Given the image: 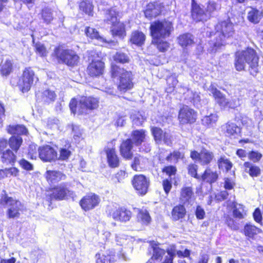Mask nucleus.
<instances>
[{"mask_svg": "<svg viewBox=\"0 0 263 263\" xmlns=\"http://www.w3.org/2000/svg\"><path fill=\"white\" fill-rule=\"evenodd\" d=\"M218 178L216 171H213L210 168H207L203 174L200 176L199 181H202L212 184L216 182Z\"/></svg>", "mask_w": 263, "mask_h": 263, "instance_id": "5701e85b", "label": "nucleus"}, {"mask_svg": "<svg viewBox=\"0 0 263 263\" xmlns=\"http://www.w3.org/2000/svg\"><path fill=\"white\" fill-rule=\"evenodd\" d=\"M177 40L179 44L183 47L191 46L194 43L193 35L189 33H184L179 35Z\"/></svg>", "mask_w": 263, "mask_h": 263, "instance_id": "bb28decb", "label": "nucleus"}, {"mask_svg": "<svg viewBox=\"0 0 263 263\" xmlns=\"http://www.w3.org/2000/svg\"><path fill=\"white\" fill-rule=\"evenodd\" d=\"M145 40V35L142 32L138 31L133 32L130 39V41L133 44L138 46H141L143 44Z\"/></svg>", "mask_w": 263, "mask_h": 263, "instance_id": "2f4dec72", "label": "nucleus"}, {"mask_svg": "<svg viewBox=\"0 0 263 263\" xmlns=\"http://www.w3.org/2000/svg\"><path fill=\"white\" fill-rule=\"evenodd\" d=\"M80 9L86 14L92 15L93 6L89 1H83L80 4Z\"/></svg>", "mask_w": 263, "mask_h": 263, "instance_id": "49530a36", "label": "nucleus"}, {"mask_svg": "<svg viewBox=\"0 0 263 263\" xmlns=\"http://www.w3.org/2000/svg\"><path fill=\"white\" fill-rule=\"evenodd\" d=\"M193 195L192 189L190 187H184L181 192V200L184 202H189Z\"/></svg>", "mask_w": 263, "mask_h": 263, "instance_id": "37998d69", "label": "nucleus"}, {"mask_svg": "<svg viewBox=\"0 0 263 263\" xmlns=\"http://www.w3.org/2000/svg\"><path fill=\"white\" fill-rule=\"evenodd\" d=\"M104 64L99 60H92L87 67L88 73L92 77L100 76L103 73Z\"/></svg>", "mask_w": 263, "mask_h": 263, "instance_id": "dca6fc26", "label": "nucleus"}, {"mask_svg": "<svg viewBox=\"0 0 263 263\" xmlns=\"http://www.w3.org/2000/svg\"><path fill=\"white\" fill-rule=\"evenodd\" d=\"M151 131L156 142L157 143H161L162 141L163 136L164 134L163 130L159 127H152Z\"/></svg>", "mask_w": 263, "mask_h": 263, "instance_id": "de8ad7c7", "label": "nucleus"}, {"mask_svg": "<svg viewBox=\"0 0 263 263\" xmlns=\"http://www.w3.org/2000/svg\"><path fill=\"white\" fill-rule=\"evenodd\" d=\"M100 198L95 194H89L84 196L80 202L82 208L85 211H88L93 209L100 202Z\"/></svg>", "mask_w": 263, "mask_h": 263, "instance_id": "ddd939ff", "label": "nucleus"}, {"mask_svg": "<svg viewBox=\"0 0 263 263\" xmlns=\"http://www.w3.org/2000/svg\"><path fill=\"white\" fill-rule=\"evenodd\" d=\"M198 166L195 164H190L188 166V172L189 174L194 178L199 180L200 177L201 175H199L197 173Z\"/></svg>", "mask_w": 263, "mask_h": 263, "instance_id": "bf43d9fd", "label": "nucleus"}, {"mask_svg": "<svg viewBox=\"0 0 263 263\" xmlns=\"http://www.w3.org/2000/svg\"><path fill=\"white\" fill-rule=\"evenodd\" d=\"M7 130L10 134L23 135L27 132L26 128L22 125H9Z\"/></svg>", "mask_w": 263, "mask_h": 263, "instance_id": "4c0bfd02", "label": "nucleus"}, {"mask_svg": "<svg viewBox=\"0 0 263 263\" xmlns=\"http://www.w3.org/2000/svg\"><path fill=\"white\" fill-rule=\"evenodd\" d=\"M258 59L256 51L251 48L238 51L235 54L236 69L238 71L244 70L246 64H247L250 74L255 76L258 71Z\"/></svg>", "mask_w": 263, "mask_h": 263, "instance_id": "f03ea898", "label": "nucleus"}, {"mask_svg": "<svg viewBox=\"0 0 263 263\" xmlns=\"http://www.w3.org/2000/svg\"><path fill=\"white\" fill-rule=\"evenodd\" d=\"M191 157L193 160L198 161L201 165H208L212 161L214 155L212 152L205 148H202L200 153L195 151H192Z\"/></svg>", "mask_w": 263, "mask_h": 263, "instance_id": "9d476101", "label": "nucleus"}, {"mask_svg": "<svg viewBox=\"0 0 263 263\" xmlns=\"http://www.w3.org/2000/svg\"><path fill=\"white\" fill-rule=\"evenodd\" d=\"M117 12L115 8L106 10L105 13L106 21L108 23L114 24L117 22Z\"/></svg>", "mask_w": 263, "mask_h": 263, "instance_id": "c03bdc74", "label": "nucleus"}, {"mask_svg": "<svg viewBox=\"0 0 263 263\" xmlns=\"http://www.w3.org/2000/svg\"><path fill=\"white\" fill-rule=\"evenodd\" d=\"M38 151L40 158L44 161H51L58 158L57 152L49 145L40 147Z\"/></svg>", "mask_w": 263, "mask_h": 263, "instance_id": "4468645a", "label": "nucleus"}, {"mask_svg": "<svg viewBox=\"0 0 263 263\" xmlns=\"http://www.w3.org/2000/svg\"><path fill=\"white\" fill-rule=\"evenodd\" d=\"M147 159L140 155L134 157L131 163V167L136 171H140L145 166Z\"/></svg>", "mask_w": 263, "mask_h": 263, "instance_id": "a878e982", "label": "nucleus"}, {"mask_svg": "<svg viewBox=\"0 0 263 263\" xmlns=\"http://www.w3.org/2000/svg\"><path fill=\"white\" fill-rule=\"evenodd\" d=\"M217 120V116L215 114H211L205 116L202 120V123L206 125H213Z\"/></svg>", "mask_w": 263, "mask_h": 263, "instance_id": "6e6d98bb", "label": "nucleus"}, {"mask_svg": "<svg viewBox=\"0 0 263 263\" xmlns=\"http://www.w3.org/2000/svg\"><path fill=\"white\" fill-rule=\"evenodd\" d=\"M162 7V4L159 2L149 3L144 11L145 17L149 19L156 17L161 12Z\"/></svg>", "mask_w": 263, "mask_h": 263, "instance_id": "a211bd4d", "label": "nucleus"}, {"mask_svg": "<svg viewBox=\"0 0 263 263\" xmlns=\"http://www.w3.org/2000/svg\"><path fill=\"white\" fill-rule=\"evenodd\" d=\"M21 166L27 171H31L33 170V165L25 159H21L19 162Z\"/></svg>", "mask_w": 263, "mask_h": 263, "instance_id": "680f3d73", "label": "nucleus"}, {"mask_svg": "<svg viewBox=\"0 0 263 263\" xmlns=\"http://www.w3.org/2000/svg\"><path fill=\"white\" fill-rule=\"evenodd\" d=\"M34 79V72L31 68L24 70L22 79L20 80L19 85L23 92L28 91L31 88Z\"/></svg>", "mask_w": 263, "mask_h": 263, "instance_id": "9b49d317", "label": "nucleus"}, {"mask_svg": "<svg viewBox=\"0 0 263 263\" xmlns=\"http://www.w3.org/2000/svg\"><path fill=\"white\" fill-rule=\"evenodd\" d=\"M214 38L209 42L207 50L211 53H215L221 46L227 43V40L234 34L233 25L229 20L221 22L215 26Z\"/></svg>", "mask_w": 263, "mask_h": 263, "instance_id": "f257e3e1", "label": "nucleus"}, {"mask_svg": "<svg viewBox=\"0 0 263 263\" xmlns=\"http://www.w3.org/2000/svg\"><path fill=\"white\" fill-rule=\"evenodd\" d=\"M195 215L197 219H203L205 217V213L204 209L198 205L196 208Z\"/></svg>", "mask_w": 263, "mask_h": 263, "instance_id": "69168bd1", "label": "nucleus"}, {"mask_svg": "<svg viewBox=\"0 0 263 263\" xmlns=\"http://www.w3.org/2000/svg\"><path fill=\"white\" fill-rule=\"evenodd\" d=\"M159 245V243L155 241L151 242V246L153 248L154 251L152 258L156 260L161 259L162 256L165 253V251L164 249H162L158 247Z\"/></svg>", "mask_w": 263, "mask_h": 263, "instance_id": "58836bf2", "label": "nucleus"}, {"mask_svg": "<svg viewBox=\"0 0 263 263\" xmlns=\"http://www.w3.org/2000/svg\"><path fill=\"white\" fill-rule=\"evenodd\" d=\"M261 157V155L256 152L252 151L249 154V158L254 162L259 161Z\"/></svg>", "mask_w": 263, "mask_h": 263, "instance_id": "338daca9", "label": "nucleus"}, {"mask_svg": "<svg viewBox=\"0 0 263 263\" xmlns=\"http://www.w3.org/2000/svg\"><path fill=\"white\" fill-rule=\"evenodd\" d=\"M132 184L139 194L144 195L147 192L149 180L143 175H135L132 180Z\"/></svg>", "mask_w": 263, "mask_h": 263, "instance_id": "1a4fd4ad", "label": "nucleus"}, {"mask_svg": "<svg viewBox=\"0 0 263 263\" xmlns=\"http://www.w3.org/2000/svg\"><path fill=\"white\" fill-rule=\"evenodd\" d=\"M209 90L213 94L216 102L219 106L224 108H227L228 99H227L224 95L212 85L210 86Z\"/></svg>", "mask_w": 263, "mask_h": 263, "instance_id": "aec40b11", "label": "nucleus"}, {"mask_svg": "<svg viewBox=\"0 0 263 263\" xmlns=\"http://www.w3.org/2000/svg\"><path fill=\"white\" fill-rule=\"evenodd\" d=\"M85 33L88 37L92 39H96L100 43L107 42L106 40L103 37L101 36L99 34V32L94 28L89 27H87L86 29Z\"/></svg>", "mask_w": 263, "mask_h": 263, "instance_id": "72a5a7b5", "label": "nucleus"}, {"mask_svg": "<svg viewBox=\"0 0 263 263\" xmlns=\"http://www.w3.org/2000/svg\"><path fill=\"white\" fill-rule=\"evenodd\" d=\"M261 12L256 9L250 8V10L248 12L247 18L248 20L254 24L259 22L261 18Z\"/></svg>", "mask_w": 263, "mask_h": 263, "instance_id": "e433bc0d", "label": "nucleus"}, {"mask_svg": "<svg viewBox=\"0 0 263 263\" xmlns=\"http://www.w3.org/2000/svg\"><path fill=\"white\" fill-rule=\"evenodd\" d=\"M114 59L117 62L121 63H125L129 61L128 57L125 53L120 52H117L114 55Z\"/></svg>", "mask_w": 263, "mask_h": 263, "instance_id": "864d4df0", "label": "nucleus"}, {"mask_svg": "<svg viewBox=\"0 0 263 263\" xmlns=\"http://www.w3.org/2000/svg\"><path fill=\"white\" fill-rule=\"evenodd\" d=\"M163 172L166 173L170 177L175 174L176 168L173 166H166L163 169Z\"/></svg>", "mask_w": 263, "mask_h": 263, "instance_id": "774afa93", "label": "nucleus"}, {"mask_svg": "<svg viewBox=\"0 0 263 263\" xmlns=\"http://www.w3.org/2000/svg\"><path fill=\"white\" fill-rule=\"evenodd\" d=\"M221 9V5L213 1H209L206 4V12L209 14V18L212 14L219 11Z\"/></svg>", "mask_w": 263, "mask_h": 263, "instance_id": "ea45409f", "label": "nucleus"}, {"mask_svg": "<svg viewBox=\"0 0 263 263\" xmlns=\"http://www.w3.org/2000/svg\"><path fill=\"white\" fill-rule=\"evenodd\" d=\"M137 218L139 221L145 224L149 223L151 221V217L146 209L139 210Z\"/></svg>", "mask_w": 263, "mask_h": 263, "instance_id": "79ce46f5", "label": "nucleus"}, {"mask_svg": "<svg viewBox=\"0 0 263 263\" xmlns=\"http://www.w3.org/2000/svg\"><path fill=\"white\" fill-rule=\"evenodd\" d=\"M36 52L41 57H45L47 55V51L45 46L40 43H35L34 45Z\"/></svg>", "mask_w": 263, "mask_h": 263, "instance_id": "13d9d810", "label": "nucleus"}, {"mask_svg": "<svg viewBox=\"0 0 263 263\" xmlns=\"http://www.w3.org/2000/svg\"><path fill=\"white\" fill-rule=\"evenodd\" d=\"M39 149L36 145H30L29 146L28 155L31 159H35L36 158L37 151Z\"/></svg>", "mask_w": 263, "mask_h": 263, "instance_id": "e2e57ef3", "label": "nucleus"}, {"mask_svg": "<svg viewBox=\"0 0 263 263\" xmlns=\"http://www.w3.org/2000/svg\"><path fill=\"white\" fill-rule=\"evenodd\" d=\"M162 39H153V42L157 45V48L160 51L165 52L168 49L169 44Z\"/></svg>", "mask_w": 263, "mask_h": 263, "instance_id": "8fccbe9b", "label": "nucleus"}, {"mask_svg": "<svg viewBox=\"0 0 263 263\" xmlns=\"http://www.w3.org/2000/svg\"><path fill=\"white\" fill-rule=\"evenodd\" d=\"M109 214L114 220L121 222L128 221L131 217L130 211L123 208L113 210Z\"/></svg>", "mask_w": 263, "mask_h": 263, "instance_id": "2eb2a0df", "label": "nucleus"}, {"mask_svg": "<svg viewBox=\"0 0 263 263\" xmlns=\"http://www.w3.org/2000/svg\"><path fill=\"white\" fill-rule=\"evenodd\" d=\"M73 148L69 142L67 143L59 149V156L58 159L60 160H67L72 154Z\"/></svg>", "mask_w": 263, "mask_h": 263, "instance_id": "393cba45", "label": "nucleus"}, {"mask_svg": "<svg viewBox=\"0 0 263 263\" xmlns=\"http://www.w3.org/2000/svg\"><path fill=\"white\" fill-rule=\"evenodd\" d=\"M105 152L107 155V161L111 167H117L119 165V158L116 154L115 149L114 148H105Z\"/></svg>", "mask_w": 263, "mask_h": 263, "instance_id": "4be33fe9", "label": "nucleus"}, {"mask_svg": "<svg viewBox=\"0 0 263 263\" xmlns=\"http://www.w3.org/2000/svg\"><path fill=\"white\" fill-rule=\"evenodd\" d=\"M12 70V63L10 60H7L1 65V73L3 76L9 74Z\"/></svg>", "mask_w": 263, "mask_h": 263, "instance_id": "09e8293b", "label": "nucleus"}, {"mask_svg": "<svg viewBox=\"0 0 263 263\" xmlns=\"http://www.w3.org/2000/svg\"><path fill=\"white\" fill-rule=\"evenodd\" d=\"M42 17L44 22L49 24L53 19L52 13L50 9L46 8L42 10Z\"/></svg>", "mask_w": 263, "mask_h": 263, "instance_id": "3c124183", "label": "nucleus"}, {"mask_svg": "<svg viewBox=\"0 0 263 263\" xmlns=\"http://www.w3.org/2000/svg\"><path fill=\"white\" fill-rule=\"evenodd\" d=\"M226 131L228 136H235L240 132V129L235 123L229 122L226 125Z\"/></svg>", "mask_w": 263, "mask_h": 263, "instance_id": "a19ab883", "label": "nucleus"}, {"mask_svg": "<svg viewBox=\"0 0 263 263\" xmlns=\"http://www.w3.org/2000/svg\"><path fill=\"white\" fill-rule=\"evenodd\" d=\"M192 16L197 22L204 21L209 18L206 12L197 4L192 5Z\"/></svg>", "mask_w": 263, "mask_h": 263, "instance_id": "6ab92c4d", "label": "nucleus"}, {"mask_svg": "<svg viewBox=\"0 0 263 263\" xmlns=\"http://www.w3.org/2000/svg\"><path fill=\"white\" fill-rule=\"evenodd\" d=\"M181 154L179 151H174L166 157L168 161H177L181 157Z\"/></svg>", "mask_w": 263, "mask_h": 263, "instance_id": "0e129e2a", "label": "nucleus"}, {"mask_svg": "<svg viewBox=\"0 0 263 263\" xmlns=\"http://www.w3.org/2000/svg\"><path fill=\"white\" fill-rule=\"evenodd\" d=\"M243 206L241 204H235L233 208V215L235 217L242 219L243 218Z\"/></svg>", "mask_w": 263, "mask_h": 263, "instance_id": "5fc2aeb1", "label": "nucleus"}, {"mask_svg": "<svg viewBox=\"0 0 263 263\" xmlns=\"http://www.w3.org/2000/svg\"><path fill=\"white\" fill-rule=\"evenodd\" d=\"M186 210L183 205H178L174 207L172 211V217L174 220H178L184 217Z\"/></svg>", "mask_w": 263, "mask_h": 263, "instance_id": "cd10ccee", "label": "nucleus"}, {"mask_svg": "<svg viewBox=\"0 0 263 263\" xmlns=\"http://www.w3.org/2000/svg\"><path fill=\"white\" fill-rule=\"evenodd\" d=\"M0 203L6 204L8 206L6 215L9 219L19 218L21 212L23 210V204L19 200L8 197L5 191H3L1 193Z\"/></svg>", "mask_w": 263, "mask_h": 263, "instance_id": "39448f33", "label": "nucleus"}, {"mask_svg": "<svg viewBox=\"0 0 263 263\" xmlns=\"http://www.w3.org/2000/svg\"><path fill=\"white\" fill-rule=\"evenodd\" d=\"M56 98L57 95L54 91L50 89H47L44 90L41 95L42 101L47 103L54 101Z\"/></svg>", "mask_w": 263, "mask_h": 263, "instance_id": "7c9ffc66", "label": "nucleus"}, {"mask_svg": "<svg viewBox=\"0 0 263 263\" xmlns=\"http://www.w3.org/2000/svg\"><path fill=\"white\" fill-rule=\"evenodd\" d=\"M132 141L136 146H139L144 141L145 131L143 129L134 130L132 133Z\"/></svg>", "mask_w": 263, "mask_h": 263, "instance_id": "c85d7f7f", "label": "nucleus"}, {"mask_svg": "<svg viewBox=\"0 0 263 263\" xmlns=\"http://www.w3.org/2000/svg\"><path fill=\"white\" fill-rule=\"evenodd\" d=\"M218 165L220 169L228 172L233 166L232 163L226 157H221L218 160Z\"/></svg>", "mask_w": 263, "mask_h": 263, "instance_id": "a18cd8bd", "label": "nucleus"}, {"mask_svg": "<svg viewBox=\"0 0 263 263\" xmlns=\"http://www.w3.org/2000/svg\"><path fill=\"white\" fill-rule=\"evenodd\" d=\"M71 127L74 139L75 140H79L82 136V130L79 126L77 125L71 124Z\"/></svg>", "mask_w": 263, "mask_h": 263, "instance_id": "052dcab7", "label": "nucleus"}, {"mask_svg": "<svg viewBox=\"0 0 263 263\" xmlns=\"http://www.w3.org/2000/svg\"><path fill=\"white\" fill-rule=\"evenodd\" d=\"M99 101L97 99L92 97H82L79 102L75 99H72L70 103L69 107L74 114L78 112L79 114H86L88 109L92 110L98 107Z\"/></svg>", "mask_w": 263, "mask_h": 263, "instance_id": "20e7f679", "label": "nucleus"}, {"mask_svg": "<svg viewBox=\"0 0 263 263\" xmlns=\"http://www.w3.org/2000/svg\"><path fill=\"white\" fill-rule=\"evenodd\" d=\"M23 139L20 136H11L8 141V144L9 147L12 149V151L15 153H17L21 145L22 144Z\"/></svg>", "mask_w": 263, "mask_h": 263, "instance_id": "c756f323", "label": "nucleus"}, {"mask_svg": "<svg viewBox=\"0 0 263 263\" xmlns=\"http://www.w3.org/2000/svg\"><path fill=\"white\" fill-rule=\"evenodd\" d=\"M45 176L47 181L50 183H54L66 178V176L62 172L54 170H47Z\"/></svg>", "mask_w": 263, "mask_h": 263, "instance_id": "412c9836", "label": "nucleus"}, {"mask_svg": "<svg viewBox=\"0 0 263 263\" xmlns=\"http://www.w3.org/2000/svg\"><path fill=\"white\" fill-rule=\"evenodd\" d=\"M133 124L136 125H140L145 120V118L140 113L133 114L131 116Z\"/></svg>", "mask_w": 263, "mask_h": 263, "instance_id": "4d7b16f0", "label": "nucleus"}, {"mask_svg": "<svg viewBox=\"0 0 263 263\" xmlns=\"http://www.w3.org/2000/svg\"><path fill=\"white\" fill-rule=\"evenodd\" d=\"M110 72L112 78H118L119 81L118 89L120 91L124 92L133 87V75L131 71H127L117 65H112Z\"/></svg>", "mask_w": 263, "mask_h": 263, "instance_id": "7ed1b4c3", "label": "nucleus"}, {"mask_svg": "<svg viewBox=\"0 0 263 263\" xmlns=\"http://www.w3.org/2000/svg\"><path fill=\"white\" fill-rule=\"evenodd\" d=\"M54 54L62 63L69 66H74L79 62V57L72 50L58 47L54 49Z\"/></svg>", "mask_w": 263, "mask_h": 263, "instance_id": "0eeeda50", "label": "nucleus"}, {"mask_svg": "<svg viewBox=\"0 0 263 263\" xmlns=\"http://www.w3.org/2000/svg\"><path fill=\"white\" fill-rule=\"evenodd\" d=\"M245 171L249 173L251 177H257L260 174V169L258 166L253 165V164L247 162L243 164Z\"/></svg>", "mask_w": 263, "mask_h": 263, "instance_id": "473e14b6", "label": "nucleus"}, {"mask_svg": "<svg viewBox=\"0 0 263 263\" xmlns=\"http://www.w3.org/2000/svg\"><path fill=\"white\" fill-rule=\"evenodd\" d=\"M151 33L154 40L168 37L174 30L173 24L167 20L155 21L150 27Z\"/></svg>", "mask_w": 263, "mask_h": 263, "instance_id": "423d86ee", "label": "nucleus"}, {"mask_svg": "<svg viewBox=\"0 0 263 263\" xmlns=\"http://www.w3.org/2000/svg\"><path fill=\"white\" fill-rule=\"evenodd\" d=\"M134 143L131 139H127L123 141L120 146L121 155L126 160L132 159L133 153L132 149L133 148Z\"/></svg>", "mask_w": 263, "mask_h": 263, "instance_id": "f3484780", "label": "nucleus"}, {"mask_svg": "<svg viewBox=\"0 0 263 263\" xmlns=\"http://www.w3.org/2000/svg\"><path fill=\"white\" fill-rule=\"evenodd\" d=\"M187 95L190 96L189 100L193 103L195 106L198 107L200 102V97L197 92H193L192 91H187Z\"/></svg>", "mask_w": 263, "mask_h": 263, "instance_id": "603ef678", "label": "nucleus"}, {"mask_svg": "<svg viewBox=\"0 0 263 263\" xmlns=\"http://www.w3.org/2000/svg\"><path fill=\"white\" fill-rule=\"evenodd\" d=\"M76 196L74 193L69 190L65 184H61L55 187L50 196L51 199L62 200L67 199L69 197L74 198Z\"/></svg>", "mask_w": 263, "mask_h": 263, "instance_id": "6e6552de", "label": "nucleus"}, {"mask_svg": "<svg viewBox=\"0 0 263 263\" xmlns=\"http://www.w3.org/2000/svg\"><path fill=\"white\" fill-rule=\"evenodd\" d=\"M113 27L111 29L112 34L114 36H118L120 37H124L125 35L124 25L121 22H117L112 24Z\"/></svg>", "mask_w": 263, "mask_h": 263, "instance_id": "c9c22d12", "label": "nucleus"}, {"mask_svg": "<svg viewBox=\"0 0 263 263\" xmlns=\"http://www.w3.org/2000/svg\"><path fill=\"white\" fill-rule=\"evenodd\" d=\"M243 231L245 235L251 238H254V236L262 232L261 229L250 224H246L245 226Z\"/></svg>", "mask_w": 263, "mask_h": 263, "instance_id": "f704fd0d", "label": "nucleus"}, {"mask_svg": "<svg viewBox=\"0 0 263 263\" xmlns=\"http://www.w3.org/2000/svg\"><path fill=\"white\" fill-rule=\"evenodd\" d=\"M197 115L196 112L187 106H184L179 111L178 119L182 124L193 123L196 120Z\"/></svg>", "mask_w": 263, "mask_h": 263, "instance_id": "f8f14e48", "label": "nucleus"}, {"mask_svg": "<svg viewBox=\"0 0 263 263\" xmlns=\"http://www.w3.org/2000/svg\"><path fill=\"white\" fill-rule=\"evenodd\" d=\"M14 152L10 149H7L5 151L0 155V161L4 164H12L16 161V156L14 153Z\"/></svg>", "mask_w": 263, "mask_h": 263, "instance_id": "b1692460", "label": "nucleus"}]
</instances>
